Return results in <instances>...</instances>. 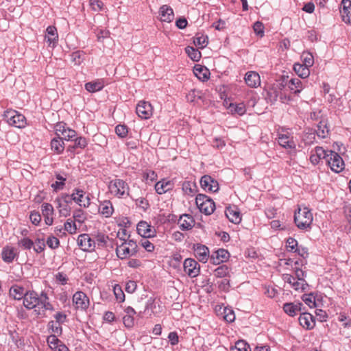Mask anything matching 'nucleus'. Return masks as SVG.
Segmentation results:
<instances>
[{
    "label": "nucleus",
    "instance_id": "obj_1",
    "mask_svg": "<svg viewBox=\"0 0 351 351\" xmlns=\"http://www.w3.org/2000/svg\"><path fill=\"white\" fill-rule=\"evenodd\" d=\"M49 300L47 293L44 291L38 295L34 291H29L23 300V305L27 309L34 310L36 315L44 317L47 311H54V308Z\"/></svg>",
    "mask_w": 351,
    "mask_h": 351
},
{
    "label": "nucleus",
    "instance_id": "obj_2",
    "mask_svg": "<svg viewBox=\"0 0 351 351\" xmlns=\"http://www.w3.org/2000/svg\"><path fill=\"white\" fill-rule=\"evenodd\" d=\"M313 217L307 207H299L294 214V221L300 230H306L311 228Z\"/></svg>",
    "mask_w": 351,
    "mask_h": 351
},
{
    "label": "nucleus",
    "instance_id": "obj_3",
    "mask_svg": "<svg viewBox=\"0 0 351 351\" xmlns=\"http://www.w3.org/2000/svg\"><path fill=\"white\" fill-rule=\"evenodd\" d=\"M108 190L111 195L118 198H125L129 195L130 186L122 179L115 178L108 184Z\"/></svg>",
    "mask_w": 351,
    "mask_h": 351
},
{
    "label": "nucleus",
    "instance_id": "obj_4",
    "mask_svg": "<svg viewBox=\"0 0 351 351\" xmlns=\"http://www.w3.org/2000/svg\"><path fill=\"white\" fill-rule=\"evenodd\" d=\"M123 242L117 245L116 253L117 256L121 259L134 256L137 252V244L132 240L122 239Z\"/></svg>",
    "mask_w": 351,
    "mask_h": 351
},
{
    "label": "nucleus",
    "instance_id": "obj_5",
    "mask_svg": "<svg viewBox=\"0 0 351 351\" xmlns=\"http://www.w3.org/2000/svg\"><path fill=\"white\" fill-rule=\"evenodd\" d=\"M195 203L199 211L206 215H211L215 209V204L213 200L204 194H198L197 195Z\"/></svg>",
    "mask_w": 351,
    "mask_h": 351
},
{
    "label": "nucleus",
    "instance_id": "obj_6",
    "mask_svg": "<svg viewBox=\"0 0 351 351\" xmlns=\"http://www.w3.org/2000/svg\"><path fill=\"white\" fill-rule=\"evenodd\" d=\"M326 161L331 170L335 173H339L344 169V162L340 155L335 152L329 150Z\"/></svg>",
    "mask_w": 351,
    "mask_h": 351
},
{
    "label": "nucleus",
    "instance_id": "obj_7",
    "mask_svg": "<svg viewBox=\"0 0 351 351\" xmlns=\"http://www.w3.org/2000/svg\"><path fill=\"white\" fill-rule=\"evenodd\" d=\"M73 303L75 308L85 311L89 306V299L82 291H77L73 296Z\"/></svg>",
    "mask_w": 351,
    "mask_h": 351
},
{
    "label": "nucleus",
    "instance_id": "obj_8",
    "mask_svg": "<svg viewBox=\"0 0 351 351\" xmlns=\"http://www.w3.org/2000/svg\"><path fill=\"white\" fill-rule=\"evenodd\" d=\"M77 245L85 252H92L95 248V241L88 234H82L78 236Z\"/></svg>",
    "mask_w": 351,
    "mask_h": 351
},
{
    "label": "nucleus",
    "instance_id": "obj_9",
    "mask_svg": "<svg viewBox=\"0 0 351 351\" xmlns=\"http://www.w3.org/2000/svg\"><path fill=\"white\" fill-rule=\"evenodd\" d=\"M200 185L204 191L209 192L215 193L219 189L218 182L209 175L201 178Z\"/></svg>",
    "mask_w": 351,
    "mask_h": 351
},
{
    "label": "nucleus",
    "instance_id": "obj_10",
    "mask_svg": "<svg viewBox=\"0 0 351 351\" xmlns=\"http://www.w3.org/2000/svg\"><path fill=\"white\" fill-rule=\"evenodd\" d=\"M184 271L191 278H195L199 274V265L193 258H186L184 262Z\"/></svg>",
    "mask_w": 351,
    "mask_h": 351
},
{
    "label": "nucleus",
    "instance_id": "obj_11",
    "mask_svg": "<svg viewBox=\"0 0 351 351\" xmlns=\"http://www.w3.org/2000/svg\"><path fill=\"white\" fill-rule=\"evenodd\" d=\"M85 192L79 188H75L73 190L71 193L72 199L80 206L87 208L90 206V202L88 196L84 199Z\"/></svg>",
    "mask_w": 351,
    "mask_h": 351
},
{
    "label": "nucleus",
    "instance_id": "obj_12",
    "mask_svg": "<svg viewBox=\"0 0 351 351\" xmlns=\"http://www.w3.org/2000/svg\"><path fill=\"white\" fill-rule=\"evenodd\" d=\"M136 112L141 119H147L152 115L153 108L150 103L141 101L136 106Z\"/></svg>",
    "mask_w": 351,
    "mask_h": 351
},
{
    "label": "nucleus",
    "instance_id": "obj_13",
    "mask_svg": "<svg viewBox=\"0 0 351 351\" xmlns=\"http://www.w3.org/2000/svg\"><path fill=\"white\" fill-rule=\"evenodd\" d=\"M137 232L143 237H153L156 234L155 228L147 222L141 221L137 225Z\"/></svg>",
    "mask_w": 351,
    "mask_h": 351
},
{
    "label": "nucleus",
    "instance_id": "obj_14",
    "mask_svg": "<svg viewBox=\"0 0 351 351\" xmlns=\"http://www.w3.org/2000/svg\"><path fill=\"white\" fill-rule=\"evenodd\" d=\"M329 150H325L322 147H316L311 151L310 156L311 162L315 165H317L321 159L326 160V155H328Z\"/></svg>",
    "mask_w": 351,
    "mask_h": 351
},
{
    "label": "nucleus",
    "instance_id": "obj_15",
    "mask_svg": "<svg viewBox=\"0 0 351 351\" xmlns=\"http://www.w3.org/2000/svg\"><path fill=\"white\" fill-rule=\"evenodd\" d=\"M342 20L346 23H351V1L342 0L340 8Z\"/></svg>",
    "mask_w": 351,
    "mask_h": 351
},
{
    "label": "nucleus",
    "instance_id": "obj_16",
    "mask_svg": "<svg viewBox=\"0 0 351 351\" xmlns=\"http://www.w3.org/2000/svg\"><path fill=\"white\" fill-rule=\"evenodd\" d=\"M246 84L251 88H257L261 85V77L255 71H248L244 77Z\"/></svg>",
    "mask_w": 351,
    "mask_h": 351
},
{
    "label": "nucleus",
    "instance_id": "obj_17",
    "mask_svg": "<svg viewBox=\"0 0 351 351\" xmlns=\"http://www.w3.org/2000/svg\"><path fill=\"white\" fill-rule=\"evenodd\" d=\"M278 144L285 149H295V143L288 132L285 134H278Z\"/></svg>",
    "mask_w": 351,
    "mask_h": 351
},
{
    "label": "nucleus",
    "instance_id": "obj_18",
    "mask_svg": "<svg viewBox=\"0 0 351 351\" xmlns=\"http://www.w3.org/2000/svg\"><path fill=\"white\" fill-rule=\"evenodd\" d=\"M178 224L182 230H189L194 226L195 220L191 215L185 214L180 216Z\"/></svg>",
    "mask_w": 351,
    "mask_h": 351
},
{
    "label": "nucleus",
    "instance_id": "obj_19",
    "mask_svg": "<svg viewBox=\"0 0 351 351\" xmlns=\"http://www.w3.org/2000/svg\"><path fill=\"white\" fill-rule=\"evenodd\" d=\"M299 323L304 328L307 330L313 328L315 326V320L313 316L308 313H301L299 317Z\"/></svg>",
    "mask_w": 351,
    "mask_h": 351
},
{
    "label": "nucleus",
    "instance_id": "obj_20",
    "mask_svg": "<svg viewBox=\"0 0 351 351\" xmlns=\"http://www.w3.org/2000/svg\"><path fill=\"white\" fill-rule=\"evenodd\" d=\"M159 15L162 21L167 23L171 22L174 18L173 9L167 5H163L160 8Z\"/></svg>",
    "mask_w": 351,
    "mask_h": 351
},
{
    "label": "nucleus",
    "instance_id": "obj_21",
    "mask_svg": "<svg viewBox=\"0 0 351 351\" xmlns=\"http://www.w3.org/2000/svg\"><path fill=\"white\" fill-rule=\"evenodd\" d=\"M229 257V253L224 249H219L215 252L210 256L212 263L218 265L220 263L226 261Z\"/></svg>",
    "mask_w": 351,
    "mask_h": 351
},
{
    "label": "nucleus",
    "instance_id": "obj_22",
    "mask_svg": "<svg viewBox=\"0 0 351 351\" xmlns=\"http://www.w3.org/2000/svg\"><path fill=\"white\" fill-rule=\"evenodd\" d=\"M195 256L199 261L206 263L209 258L208 248L202 245H197L195 248Z\"/></svg>",
    "mask_w": 351,
    "mask_h": 351
},
{
    "label": "nucleus",
    "instance_id": "obj_23",
    "mask_svg": "<svg viewBox=\"0 0 351 351\" xmlns=\"http://www.w3.org/2000/svg\"><path fill=\"white\" fill-rule=\"evenodd\" d=\"M282 88H284V86L282 84L274 85L271 87L267 91V99L272 104L276 102L278 99Z\"/></svg>",
    "mask_w": 351,
    "mask_h": 351
},
{
    "label": "nucleus",
    "instance_id": "obj_24",
    "mask_svg": "<svg viewBox=\"0 0 351 351\" xmlns=\"http://www.w3.org/2000/svg\"><path fill=\"white\" fill-rule=\"evenodd\" d=\"M46 42L49 44V45H51L53 47H55L58 38L56 28L54 26H49L46 29Z\"/></svg>",
    "mask_w": 351,
    "mask_h": 351
},
{
    "label": "nucleus",
    "instance_id": "obj_25",
    "mask_svg": "<svg viewBox=\"0 0 351 351\" xmlns=\"http://www.w3.org/2000/svg\"><path fill=\"white\" fill-rule=\"evenodd\" d=\"M173 187V183L171 181L162 180L155 184V190L157 193L161 195L171 190Z\"/></svg>",
    "mask_w": 351,
    "mask_h": 351
},
{
    "label": "nucleus",
    "instance_id": "obj_26",
    "mask_svg": "<svg viewBox=\"0 0 351 351\" xmlns=\"http://www.w3.org/2000/svg\"><path fill=\"white\" fill-rule=\"evenodd\" d=\"M27 292V291H25L23 287L17 285H14L12 286L10 289V295L12 297L14 300H24Z\"/></svg>",
    "mask_w": 351,
    "mask_h": 351
},
{
    "label": "nucleus",
    "instance_id": "obj_27",
    "mask_svg": "<svg viewBox=\"0 0 351 351\" xmlns=\"http://www.w3.org/2000/svg\"><path fill=\"white\" fill-rule=\"evenodd\" d=\"M302 306V304L300 302L285 303L283 305V310L287 315L293 317L301 311Z\"/></svg>",
    "mask_w": 351,
    "mask_h": 351
},
{
    "label": "nucleus",
    "instance_id": "obj_28",
    "mask_svg": "<svg viewBox=\"0 0 351 351\" xmlns=\"http://www.w3.org/2000/svg\"><path fill=\"white\" fill-rule=\"evenodd\" d=\"M104 86V81L100 79L86 83L85 89L89 93H95L101 90Z\"/></svg>",
    "mask_w": 351,
    "mask_h": 351
},
{
    "label": "nucleus",
    "instance_id": "obj_29",
    "mask_svg": "<svg viewBox=\"0 0 351 351\" xmlns=\"http://www.w3.org/2000/svg\"><path fill=\"white\" fill-rule=\"evenodd\" d=\"M226 215L232 223L238 224L241 221L240 212L237 208H228L226 211Z\"/></svg>",
    "mask_w": 351,
    "mask_h": 351
},
{
    "label": "nucleus",
    "instance_id": "obj_30",
    "mask_svg": "<svg viewBox=\"0 0 351 351\" xmlns=\"http://www.w3.org/2000/svg\"><path fill=\"white\" fill-rule=\"evenodd\" d=\"M2 259L7 263H12L16 256L15 249L13 247L6 246L1 252Z\"/></svg>",
    "mask_w": 351,
    "mask_h": 351
},
{
    "label": "nucleus",
    "instance_id": "obj_31",
    "mask_svg": "<svg viewBox=\"0 0 351 351\" xmlns=\"http://www.w3.org/2000/svg\"><path fill=\"white\" fill-rule=\"evenodd\" d=\"M99 210L104 217H110L113 213L114 208L110 201L105 200L101 202Z\"/></svg>",
    "mask_w": 351,
    "mask_h": 351
},
{
    "label": "nucleus",
    "instance_id": "obj_32",
    "mask_svg": "<svg viewBox=\"0 0 351 351\" xmlns=\"http://www.w3.org/2000/svg\"><path fill=\"white\" fill-rule=\"evenodd\" d=\"M193 73L198 79L203 82L208 80L209 78L210 72L208 69L204 66L196 65L194 67Z\"/></svg>",
    "mask_w": 351,
    "mask_h": 351
},
{
    "label": "nucleus",
    "instance_id": "obj_33",
    "mask_svg": "<svg viewBox=\"0 0 351 351\" xmlns=\"http://www.w3.org/2000/svg\"><path fill=\"white\" fill-rule=\"evenodd\" d=\"M51 149L56 154H59L62 153L64 149V143L62 141V138L60 136L53 138L51 141Z\"/></svg>",
    "mask_w": 351,
    "mask_h": 351
},
{
    "label": "nucleus",
    "instance_id": "obj_34",
    "mask_svg": "<svg viewBox=\"0 0 351 351\" xmlns=\"http://www.w3.org/2000/svg\"><path fill=\"white\" fill-rule=\"evenodd\" d=\"M228 110L232 114L243 115L246 112L245 106L243 103L230 104L228 107Z\"/></svg>",
    "mask_w": 351,
    "mask_h": 351
},
{
    "label": "nucleus",
    "instance_id": "obj_35",
    "mask_svg": "<svg viewBox=\"0 0 351 351\" xmlns=\"http://www.w3.org/2000/svg\"><path fill=\"white\" fill-rule=\"evenodd\" d=\"M287 85L289 88L295 94L300 93L304 88L302 81L298 78L291 79Z\"/></svg>",
    "mask_w": 351,
    "mask_h": 351
},
{
    "label": "nucleus",
    "instance_id": "obj_36",
    "mask_svg": "<svg viewBox=\"0 0 351 351\" xmlns=\"http://www.w3.org/2000/svg\"><path fill=\"white\" fill-rule=\"evenodd\" d=\"M293 70L297 75L302 78H306L310 75L309 69L300 63H295L293 65Z\"/></svg>",
    "mask_w": 351,
    "mask_h": 351
},
{
    "label": "nucleus",
    "instance_id": "obj_37",
    "mask_svg": "<svg viewBox=\"0 0 351 351\" xmlns=\"http://www.w3.org/2000/svg\"><path fill=\"white\" fill-rule=\"evenodd\" d=\"M13 114L10 117V121L16 127L21 128L25 125V118L23 115L18 114L16 111L13 112Z\"/></svg>",
    "mask_w": 351,
    "mask_h": 351
},
{
    "label": "nucleus",
    "instance_id": "obj_38",
    "mask_svg": "<svg viewBox=\"0 0 351 351\" xmlns=\"http://www.w3.org/2000/svg\"><path fill=\"white\" fill-rule=\"evenodd\" d=\"M182 190L185 194L193 196L197 192V186L195 182H184L182 184Z\"/></svg>",
    "mask_w": 351,
    "mask_h": 351
},
{
    "label": "nucleus",
    "instance_id": "obj_39",
    "mask_svg": "<svg viewBox=\"0 0 351 351\" xmlns=\"http://www.w3.org/2000/svg\"><path fill=\"white\" fill-rule=\"evenodd\" d=\"M55 202L57 204L56 207L58 210V213L60 216L66 217L70 215L71 207L69 206V204H67L64 202H61L56 199L55 200Z\"/></svg>",
    "mask_w": 351,
    "mask_h": 351
},
{
    "label": "nucleus",
    "instance_id": "obj_40",
    "mask_svg": "<svg viewBox=\"0 0 351 351\" xmlns=\"http://www.w3.org/2000/svg\"><path fill=\"white\" fill-rule=\"evenodd\" d=\"M230 269L226 265H222L216 268L214 271V275L217 278H226L230 277Z\"/></svg>",
    "mask_w": 351,
    "mask_h": 351
},
{
    "label": "nucleus",
    "instance_id": "obj_41",
    "mask_svg": "<svg viewBox=\"0 0 351 351\" xmlns=\"http://www.w3.org/2000/svg\"><path fill=\"white\" fill-rule=\"evenodd\" d=\"M73 141H74V145L72 146H69V149H77V148L84 149L88 145V141L84 137H82V136L77 137V138H74Z\"/></svg>",
    "mask_w": 351,
    "mask_h": 351
},
{
    "label": "nucleus",
    "instance_id": "obj_42",
    "mask_svg": "<svg viewBox=\"0 0 351 351\" xmlns=\"http://www.w3.org/2000/svg\"><path fill=\"white\" fill-rule=\"evenodd\" d=\"M34 244L33 246V250L36 254H40L45 250V242L43 238H36L34 241Z\"/></svg>",
    "mask_w": 351,
    "mask_h": 351
},
{
    "label": "nucleus",
    "instance_id": "obj_43",
    "mask_svg": "<svg viewBox=\"0 0 351 351\" xmlns=\"http://www.w3.org/2000/svg\"><path fill=\"white\" fill-rule=\"evenodd\" d=\"M286 247L288 251L300 254V249L298 247V241L291 237L287 239Z\"/></svg>",
    "mask_w": 351,
    "mask_h": 351
},
{
    "label": "nucleus",
    "instance_id": "obj_44",
    "mask_svg": "<svg viewBox=\"0 0 351 351\" xmlns=\"http://www.w3.org/2000/svg\"><path fill=\"white\" fill-rule=\"evenodd\" d=\"M185 51L193 61H198L201 58V53L193 47L188 46L186 47Z\"/></svg>",
    "mask_w": 351,
    "mask_h": 351
},
{
    "label": "nucleus",
    "instance_id": "obj_45",
    "mask_svg": "<svg viewBox=\"0 0 351 351\" xmlns=\"http://www.w3.org/2000/svg\"><path fill=\"white\" fill-rule=\"evenodd\" d=\"M329 130L325 123L323 121L319 122L316 130L317 135L320 138H326L328 134Z\"/></svg>",
    "mask_w": 351,
    "mask_h": 351
},
{
    "label": "nucleus",
    "instance_id": "obj_46",
    "mask_svg": "<svg viewBox=\"0 0 351 351\" xmlns=\"http://www.w3.org/2000/svg\"><path fill=\"white\" fill-rule=\"evenodd\" d=\"M231 351H250V346L243 340H239L235 343Z\"/></svg>",
    "mask_w": 351,
    "mask_h": 351
},
{
    "label": "nucleus",
    "instance_id": "obj_47",
    "mask_svg": "<svg viewBox=\"0 0 351 351\" xmlns=\"http://www.w3.org/2000/svg\"><path fill=\"white\" fill-rule=\"evenodd\" d=\"M34 241L30 239L29 237H24L19 241L18 245L23 250H31L33 249Z\"/></svg>",
    "mask_w": 351,
    "mask_h": 351
},
{
    "label": "nucleus",
    "instance_id": "obj_48",
    "mask_svg": "<svg viewBox=\"0 0 351 351\" xmlns=\"http://www.w3.org/2000/svg\"><path fill=\"white\" fill-rule=\"evenodd\" d=\"M109 238L107 235L104 234H98L95 237V245H97L98 247H104L106 246Z\"/></svg>",
    "mask_w": 351,
    "mask_h": 351
},
{
    "label": "nucleus",
    "instance_id": "obj_49",
    "mask_svg": "<svg viewBox=\"0 0 351 351\" xmlns=\"http://www.w3.org/2000/svg\"><path fill=\"white\" fill-rule=\"evenodd\" d=\"M194 44L200 47L204 48L208 44V38L206 36L197 34L194 39Z\"/></svg>",
    "mask_w": 351,
    "mask_h": 351
},
{
    "label": "nucleus",
    "instance_id": "obj_50",
    "mask_svg": "<svg viewBox=\"0 0 351 351\" xmlns=\"http://www.w3.org/2000/svg\"><path fill=\"white\" fill-rule=\"evenodd\" d=\"M46 244L49 248L55 250L60 246V241L57 237L51 235L47 239Z\"/></svg>",
    "mask_w": 351,
    "mask_h": 351
},
{
    "label": "nucleus",
    "instance_id": "obj_51",
    "mask_svg": "<svg viewBox=\"0 0 351 351\" xmlns=\"http://www.w3.org/2000/svg\"><path fill=\"white\" fill-rule=\"evenodd\" d=\"M49 328L51 330L52 335H60L62 334V329L60 324L56 323L54 321H51L48 324Z\"/></svg>",
    "mask_w": 351,
    "mask_h": 351
},
{
    "label": "nucleus",
    "instance_id": "obj_52",
    "mask_svg": "<svg viewBox=\"0 0 351 351\" xmlns=\"http://www.w3.org/2000/svg\"><path fill=\"white\" fill-rule=\"evenodd\" d=\"M47 342L51 350L57 348L62 342L57 338V335H51L47 339Z\"/></svg>",
    "mask_w": 351,
    "mask_h": 351
},
{
    "label": "nucleus",
    "instance_id": "obj_53",
    "mask_svg": "<svg viewBox=\"0 0 351 351\" xmlns=\"http://www.w3.org/2000/svg\"><path fill=\"white\" fill-rule=\"evenodd\" d=\"M41 211L43 217L53 215V207L49 203H43L41 205Z\"/></svg>",
    "mask_w": 351,
    "mask_h": 351
},
{
    "label": "nucleus",
    "instance_id": "obj_54",
    "mask_svg": "<svg viewBox=\"0 0 351 351\" xmlns=\"http://www.w3.org/2000/svg\"><path fill=\"white\" fill-rule=\"evenodd\" d=\"M65 232H68L69 234H75L77 231V227L75 223L71 219H68L64 225Z\"/></svg>",
    "mask_w": 351,
    "mask_h": 351
},
{
    "label": "nucleus",
    "instance_id": "obj_55",
    "mask_svg": "<svg viewBox=\"0 0 351 351\" xmlns=\"http://www.w3.org/2000/svg\"><path fill=\"white\" fill-rule=\"evenodd\" d=\"M115 132L120 138H125L128 133V127L125 125H118L115 128Z\"/></svg>",
    "mask_w": 351,
    "mask_h": 351
},
{
    "label": "nucleus",
    "instance_id": "obj_56",
    "mask_svg": "<svg viewBox=\"0 0 351 351\" xmlns=\"http://www.w3.org/2000/svg\"><path fill=\"white\" fill-rule=\"evenodd\" d=\"M302 300L310 308L316 307L315 297L312 294H305L302 296Z\"/></svg>",
    "mask_w": 351,
    "mask_h": 351
},
{
    "label": "nucleus",
    "instance_id": "obj_57",
    "mask_svg": "<svg viewBox=\"0 0 351 351\" xmlns=\"http://www.w3.org/2000/svg\"><path fill=\"white\" fill-rule=\"evenodd\" d=\"M253 29L254 32L260 37H263L264 35V25L260 21H256L254 25Z\"/></svg>",
    "mask_w": 351,
    "mask_h": 351
},
{
    "label": "nucleus",
    "instance_id": "obj_58",
    "mask_svg": "<svg viewBox=\"0 0 351 351\" xmlns=\"http://www.w3.org/2000/svg\"><path fill=\"white\" fill-rule=\"evenodd\" d=\"M302 58H303V63H302L303 65H305L308 69H309V67H311L313 65L314 59H313V56H312V54H311V53L303 54Z\"/></svg>",
    "mask_w": 351,
    "mask_h": 351
},
{
    "label": "nucleus",
    "instance_id": "obj_59",
    "mask_svg": "<svg viewBox=\"0 0 351 351\" xmlns=\"http://www.w3.org/2000/svg\"><path fill=\"white\" fill-rule=\"evenodd\" d=\"M76 136V132L74 130L67 128L64 133L62 134V139L66 141H71Z\"/></svg>",
    "mask_w": 351,
    "mask_h": 351
},
{
    "label": "nucleus",
    "instance_id": "obj_60",
    "mask_svg": "<svg viewBox=\"0 0 351 351\" xmlns=\"http://www.w3.org/2000/svg\"><path fill=\"white\" fill-rule=\"evenodd\" d=\"M90 5L92 10L95 12H99L101 10L104 3L100 0H90Z\"/></svg>",
    "mask_w": 351,
    "mask_h": 351
},
{
    "label": "nucleus",
    "instance_id": "obj_61",
    "mask_svg": "<svg viewBox=\"0 0 351 351\" xmlns=\"http://www.w3.org/2000/svg\"><path fill=\"white\" fill-rule=\"evenodd\" d=\"M307 284L306 283L305 280H299L295 279V281L293 282L291 287L293 289H294L295 291H299V290L303 291L305 289V286Z\"/></svg>",
    "mask_w": 351,
    "mask_h": 351
},
{
    "label": "nucleus",
    "instance_id": "obj_62",
    "mask_svg": "<svg viewBox=\"0 0 351 351\" xmlns=\"http://www.w3.org/2000/svg\"><path fill=\"white\" fill-rule=\"evenodd\" d=\"M66 124L64 123L60 122L58 123L55 125V131L56 134L58 136H62V134L64 133V131L66 130Z\"/></svg>",
    "mask_w": 351,
    "mask_h": 351
},
{
    "label": "nucleus",
    "instance_id": "obj_63",
    "mask_svg": "<svg viewBox=\"0 0 351 351\" xmlns=\"http://www.w3.org/2000/svg\"><path fill=\"white\" fill-rule=\"evenodd\" d=\"M29 219L33 224L37 226L41 221V216L38 212L32 211L30 213Z\"/></svg>",
    "mask_w": 351,
    "mask_h": 351
},
{
    "label": "nucleus",
    "instance_id": "obj_64",
    "mask_svg": "<svg viewBox=\"0 0 351 351\" xmlns=\"http://www.w3.org/2000/svg\"><path fill=\"white\" fill-rule=\"evenodd\" d=\"M123 321V324L127 328H132L134 325V315H124Z\"/></svg>",
    "mask_w": 351,
    "mask_h": 351
}]
</instances>
